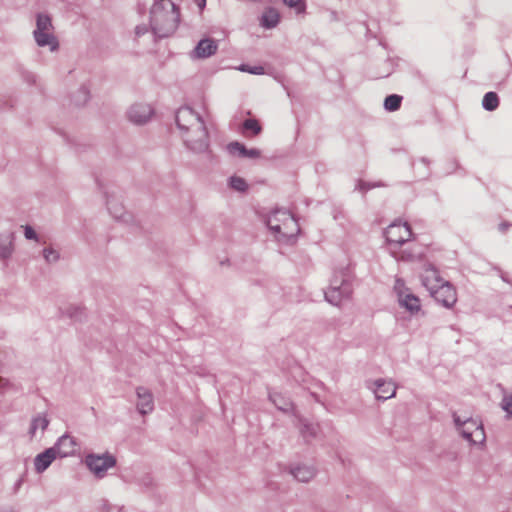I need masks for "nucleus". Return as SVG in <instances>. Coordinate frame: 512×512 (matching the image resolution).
<instances>
[{
	"label": "nucleus",
	"mask_w": 512,
	"mask_h": 512,
	"mask_svg": "<svg viewBox=\"0 0 512 512\" xmlns=\"http://www.w3.org/2000/svg\"><path fill=\"white\" fill-rule=\"evenodd\" d=\"M339 294H340V292L338 289L332 288L325 293V297H326L327 301H329L330 303L338 305L339 301H340Z\"/></svg>",
	"instance_id": "obj_25"
},
{
	"label": "nucleus",
	"mask_w": 512,
	"mask_h": 512,
	"mask_svg": "<svg viewBox=\"0 0 512 512\" xmlns=\"http://www.w3.org/2000/svg\"><path fill=\"white\" fill-rule=\"evenodd\" d=\"M400 304L410 312H418L420 310V300L411 293H401L399 295Z\"/></svg>",
	"instance_id": "obj_16"
},
{
	"label": "nucleus",
	"mask_w": 512,
	"mask_h": 512,
	"mask_svg": "<svg viewBox=\"0 0 512 512\" xmlns=\"http://www.w3.org/2000/svg\"><path fill=\"white\" fill-rule=\"evenodd\" d=\"M501 407L508 416H512V394L503 397Z\"/></svg>",
	"instance_id": "obj_26"
},
{
	"label": "nucleus",
	"mask_w": 512,
	"mask_h": 512,
	"mask_svg": "<svg viewBox=\"0 0 512 512\" xmlns=\"http://www.w3.org/2000/svg\"><path fill=\"white\" fill-rule=\"evenodd\" d=\"M56 457L55 448H48L43 453L37 455L34 461L36 471L41 473L46 470Z\"/></svg>",
	"instance_id": "obj_12"
},
{
	"label": "nucleus",
	"mask_w": 512,
	"mask_h": 512,
	"mask_svg": "<svg viewBox=\"0 0 512 512\" xmlns=\"http://www.w3.org/2000/svg\"><path fill=\"white\" fill-rule=\"evenodd\" d=\"M272 401L275 403V405H277V406L279 407V409L284 410V411H286V410L288 409V408H286V407H284V406H281V405L277 402L276 397H273V398H272Z\"/></svg>",
	"instance_id": "obj_33"
},
{
	"label": "nucleus",
	"mask_w": 512,
	"mask_h": 512,
	"mask_svg": "<svg viewBox=\"0 0 512 512\" xmlns=\"http://www.w3.org/2000/svg\"><path fill=\"white\" fill-rule=\"evenodd\" d=\"M402 97L396 94L389 95L385 98L384 107L388 111H396L400 108Z\"/></svg>",
	"instance_id": "obj_23"
},
{
	"label": "nucleus",
	"mask_w": 512,
	"mask_h": 512,
	"mask_svg": "<svg viewBox=\"0 0 512 512\" xmlns=\"http://www.w3.org/2000/svg\"><path fill=\"white\" fill-rule=\"evenodd\" d=\"M241 70H242V71H248V72H250V73H254V74H259V73H261L262 68H261V67H259V68H258V67H256V68H254V69H249V70H248V69H246V68H244V67H243V68H241Z\"/></svg>",
	"instance_id": "obj_30"
},
{
	"label": "nucleus",
	"mask_w": 512,
	"mask_h": 512,
	"mask_svg": "<svg viewBox=\"0 0 512 512\" xmlns=\"http://www.w3.org/2000/svg\"><path fill=\"white\" fill-rule=\"evenodd\" d=\"M229 185L232 189L236 190V191H239V192H244L246 191L248 185L245 181L244 178H241L239 176H232L230 178V181H229Z\"/></svg>",
	"instance_id": "obj_24"
},
{
	"label": "nucleus",
	"mask_w": 512,
	"mask_h": 512,
	"mask_svg": "<svg viewBox=\"0 0 512 512\" xmlns=\"http://www.w3.org/2000/svg\"><path fill=\"white\" fill-rule=\"evenodd\" d=\"M86 464L95 475L102 477L107 469L116 464V460L111 455H88L86 457Z\"/></svg>",
	"instance_id": "obj_6"
},
{
	"label": "nucleus",
	"mask_w": 512,
	"mask_h": 512,
	"mask_svg": "<svg viewBox=\"0 0 512 512\" xmlns=\"http://www.w3.org/2000/svg\"><path fill=\"white\" fill-rule=\"evenodd\" d=\"M56 455L60 457H67L75 452L76 443L74 439L68 435L62 436L54 447Z\"/></svg>",
	"instance_id": "obj_11"
},
{
	"label": "nucleus",
	"mask_w": 512,
	"mask_h": 512,
	"mask_svg": "<svg viewBox=\"0 0 512 512\" xmlns=\"http://www.w3.org/2000/svg\"><path fill=\"white\" fill-rule=\"evenodd\" d=\"M262 131V127L258 120L247 119L243 123V134L247 137H253Z\"/></svg>",
	"instance_id": "obj_19"
},
{
	"label": "nucleus",
	"mask_w": 512,
	"mask_h": 512,
	"mask_svg": "<svg viewBox=\"0 0 512 512\" xmlns=\"http://www.w3.org/2000/svg\"><path fill=\"white\" fill-rule=\"evenodd\" d=\"M267 224L273 232L285 238L292 237L299 231L295 218L287 211L273 212L268 217Z\"/></svg>",
	"instance_id": "obj_2"
},
{
	"label": "nucleus",
	"mask_w": 512,
	"mask_h": 512,
	"mask_svg": "<svg viewBox=\"0 0 512 512\" xmlns=\"http://www.w3.org/2000/svg\"><path fill=\"white\" fill-rule=\"evenodd\" d=\"M293 476L301 482H307L314 476V470L307 466L297 467L292 470Z\"/></svg>",
	"instance_id": "obj_20"
},
{
	"label": "nucleus",
	"mask_w": 512,
	"mask_h": 512,
	"mask_svg": "<svg viewBox=\"0 0 512 512\" xmlns=\"http://www.w3.org/2000/svg\"><path fill=\"white\" fill-rule=\"evenodd\" d=\"M34 37L39 46H49L52 51L58 47V41L52 33V22L49 16L39 14Z\"/></svg>",
	"instance_id": "obj_3"
},
{
	"label": "nucleus",
	"mask_w": 512,
	"mask_h": 512,
	"mask_svg": "<svg viewBox=\"0 0 512 512\" xmlns=\"http://www.w3.org/2000/svg\"><path fill=\"white\" fill-rule=\"evenodd\" d=\"M454 420L462 436L471 443L481 444L485 440V433L482 423L476 419H467L461 421L459 416H454Z\"/></svg>",
	"instance_id": "obj_4"
},
{
	"label": "nucleus",
	"mask_w": 512,
	"mask_h": 512,
	"mask_svg": "<svg viewBox=\"0 0 512 512\" xmlns=\"http://www.w3.org/2000/svg\"><path fill=\"white\" fill-rule=\"evenodd\" d=\"M49 424L48 419L45 416H37L32 420L29 433L34 436L38 430H40L41 433L44 432V430L47 428Z\"/></svg>",
	"instance_id": "obj_21"
},
{
	"label": "nucleus",
	"mask_w": 512,
	"mask_h": 512,
	"mask_svg": "<svg viewBox=\"0 0 512 512\" xmlns=\"http://www.w3.org/2000/svg\"><path fill=\"white\" fill-rule=\"evenodd\" d=\"M423 285L431 292L434 288L439 287L444 280L439 276L438 272L433 268L425 270L422 276Z\"/></svg>",
	"instance_id": "obj_15"
},
{
	"label": "nucleus",
	"mask_w": 512,
	"mask_h": 512,
	"mask_svg": "<svg viewBox=\"0 0 512 512\" xmlns=\"http://www.w3.org/2000/svg\"><path fill=\"white\" fill-rule=\"evenodd\" d=\"M10 253H11V251H10V249L8 247L3 248V249L0 250V256L3 257V258L7 257L8 255H10Z\"/></svg>",
	"instance_id": "obj_31"
},
{
	"label": "nucleus",
	"mask_w": 512,
	"mask_h": 512,
	"mask_svg": "<svg viewBox=\"0 0 512 512\" xmlns=\"http://www.w3.org/2000/svg\"><path fill=\"white\" fill-rule=\"evenodd\" d=\"M411 227L407 223L394 222L386 229L385 236L390 244L402 245L412 238Z\"/></svg>",
	"instance_id": "obj_5"
},
{
	"label": "nucleus",
	"mask_w": 512,
	"mask_h": 512,
	"mask_svg": "<svg viewBox=\"0 0 512 512\" xmlns=\"http://www.w3.org/2000/svg\"><path fill=\"white\" fill-rule=\"evenodd\" d=\"M283 1L287 6H289L291 8H295L298 13L302 12L305 8L303 0H283Z\"/></svg>",
	"instance_id": "obj_27"
},
{
	"label": "nucleus",
	"mask_w": 512,
	"mask_h": 512,
	"mask_svg": "<svg viewBox=\"0 0 512 512\" xmlns=\"http://www.w3.org/2000/svg\"><path fill=\"white\" fill-rule=\"evenodd\" d=\"M176 123L179 128L189 130L199 124V119L190 108H181L176 114Z\"/></svg>",
	"instance_id": "obj_8"
},
{
	"label": "nucleus",
	"mask_w": 512,
	"mask_h": 512,
	"mask_svg": "<svg viewBox=\"0 0 512 512\" xmlns=\"http://www.w3.org/2000/svg\"><path fill=\"white\" fill-rule=\"evenodd\" d=\"M151 27L159 37L172 34L178 23V11L171 0H158L151 9Z\"/></svg>",
	"instance_id": "obj_1"
},
{
	"label": "nucleus",
	"mask_w": 512,
	"mask_h": 512,
	"mask_svg": "<svg viewBox=\"0 0 512 512\" xmlns=\"http://www.w3.org/2000/svg\"><path fill=\"white\" fill-rule=\"evenodd\" d=\"M25 236L28 239H35L36 238V233H35V231L31 227L26 226L25 227Z\"/></svg>",
	"instance_id": "obj_29"
},
{
	"label": "nucleus",
	"mask_w": 512,
	"mask_h": 512,
	"mask_svg": "<svg viewBox=\"0 0 512 512\" xmlns=\"http://www.w3.org/2000/svg\"><path fill=\"white\" fill-rule=\"evenodd\" d=\"M137 408L141 414H146L153 410V398L152 394L145 388L137 389Z\"/></svg>",
	"instance_id": "obj_10"
},
{
	"label": "nucleus",
	"mask_w": 512,
	"mask_h": 512,
	"mask_svg": "<svg viewBox=\"0 0 512 512\" xmlns=\"http://www.w3.org/2000/svg\"><path fill=\"white\" fill-rule=\"evenodd\" d=\"M483 107L488 111H493L499 106V98L495 92H488L484 95L482 101Z\"/></svg>",
	"instance_id": "obj_22"
},
{
	"label": "nucleus",
	"mask_w": 512,
	"mask_h": 512,
	"mask_svg": "<svg viewBox=\"0 0 512 512\" xmlns=\"http://www.w3.org/2000/svg\"><path fill=\"white\" fill-rule=\"evenodd\" d=\"M430 293L436 301L446 307L452 306L457 300L455 289L445 281L439 285V287L434 288Z\"/></svg>",
	"instance_id": "obj_7"
},
{
	"label": "nucleus",
	"mask_w": 512,
	"mask_h": 512,
	"mask_svg": "<svg viewBox=\"0 0 512 512\" xmlns=\"http://www.w3.org/2000/svg\"><path fill=\"white\" fill-rule=\"evenodd\" d=\"M227 150L231 155H237L243 158L257 159L261 157V151L256 148L247 149L239 142H231L227 145Z\"/></svg>",
	"instance_id": "obj_9"
},
{
	"label": "nucleus",
	"mask_w": 512,
	"mask_h": 512,
	"mask_svg": "<svg viewBox=\"0 0 512 512\" xmlns=\"http://www.w3.org/2000/svg\"><path fill=\"white\" fill-rule=\"evenodd\" d=\"M44 257L48 262L54 261L58 258L55 251L52 249H45L44 250Z\"/></svg>",
	"instance_id": "obj_28"
},
{
	"label": "nucleus",
	"mask_w": 512,
	"mask_h": 512,
	"mask_svg": "<svg viewBox=\"0 0 512 512\" xmlns=\"http://www.w3.org/2000/svg\"><path fill=\"white\" fill-rule=\"evenodd\" d=\"M375 385L374 393L378 399H389L396 393V386L391 381L378 380Z\"/></svg>",
	"instance_id": "obj_14"
},
{
	"label": "nucleus",
	"mask_w": 512,
	"mask_h": 512,
	"mask_svg": "<svg viewBox=\"0 0 512 512\" xmlns=\"http://www.w3.org/2000/svg\"><path fill=\"white\" fill-rule=\"evenodd\" d=\"M280 20L278 11L274 8L266 9L261 17V25L265 28H274Z\"/></svg>",
	"instance_id": "obj_18"
},
{
	"label": "nucleus",
	"mask_w": 512,
	"mask_h": 512,
	"mask_svg": "<svg viewBox=\"0 0 512 512\" xmlns=\"http://www.w3.org/2000/svg\"><path fill=\"white\" fill-rule=\"evenodd\" d=\"M217 45L213 40L204 39L199 42L195 49L198 57L205 58L215 53Z\"/></svg>",
	"instance_id": "obj_17"
},
{
	"label": "nucleus",
	"mask_w": 512,
	"mask_h": 512,
	"mask_svg": "<svg viewBox=\"0 0 512 512\" xmlns=\"http://www.w3.org/2000/svg\"><path fill=\"white\" fill-rule=\"evenodd\" d=\"M200 9H203L206 5V0H194Z\"/></svg>",
	"instance_id": "obj_32"
},
{
	"label": "nucleus",
	"mask_w": 512,
	"mask_h": 512,
	"mask_svg": "<svg viewBox=\"0 0 512 512\" xmlns=\"http://www.w3.org/2000/svg\"><path fill=\"white\" fill-rule=\"evenodd\" d=\"M152 115V110L148 106L137 105L133 106L129 111V118L136 124H143L147 122Z\"/></svg>",
	"instance_id": "obj_13"
}]
</instances>
